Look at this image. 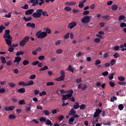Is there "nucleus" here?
<instances>
[{"mask_svg": "<svg viewBox=\"0 0 126 126\" xmlns=\"http://www.w3.org/2000/svg\"><path fill=\"white\" fill-rule=\"evenodd\" d=\"M42 15H43V16H49L48 12L43 11L42 9H37L36 12H34L32 14V16L34 18H40Z\"/></svg>", "mask_w": 126, "mask_h": 126, "instance_id": "f257e3e1", "label": "nucleus"}, {"mask_svg": "<svg viewBox=\"0 0 126 126\" xmlns=\"http://www.w3.org/2000/svg\"><path fill=\"white\" fill-rule=\"evenodd\" d=\"M10 33V31L9 30H7L5 31V34L3 35V38L5 39L6 44L8 46H11L12 43V37L9 34Z\"/></svg>", "mask_w": 126, "mask_h": 126, "instance_id": "f03ea898", "label": "nucleus"}, {"mask_svg": "<svg viewBox=\"0 0 126 126\" xmlns=\"http://www.w3.org/2000/svg\"><path fill=\"white\" fill-rule=\"evenodd\" d=\"M35 36H36L37 39H44V38H46L48 36V33L46 32L39 31L36 33Z\"/></svg>", "mask_w": 126, "mask_h": 126, "instance_id": "7ed1b4c3", "label": "nucleus"}, {"mask_svg": "<svg viewBox=\"0 0 126 126\" xmlns=\"http://www.w3.org/2000/svg\"><path fill=\"white\" fill-rule=\"evenodd\" d=\"M30 39V37L28 36H25L22 40H21L19 43V45L21 47H24L25 46V44L29 41V39Z\"/></svg>", "mask_w": 126, "mask_h": 126, "instance_id": "20e7f679", "label": "nucleus"}, {"mask_svg": "<svg viewBox=\"0 0 126 126\" xmlns=\"http://www.w3.org/2000/svg\"><path fill=\"white\" fill-rule=\"evenodd\" d=\"M92 17V16H86L82 19L81 22L85 24L89 23Z\"/></svg>", "mask_w": 126, "mask_h": 126, "instance_id": "39448f33", "label": "nucleus"}, {"mask_svg": "<svg viewBox=\"0 0 126 126\" xmlns=\"http://www.w3.org/2000/svg\"><path fill=\"white\" fill-rule=\"evenodd\" d=\"M61 74H62V75L60 77L56 79V81H62L63 79H64V77H65V75L64 74V71H61Z\"/></svg>", "mask_w": 126, "mask_h": 126, "instance_id": "423d86ee", "label": "nucleus"}, {"mask_svg": "<svg viewBox=\"0 0 126 126\" xmlns=\"http://www.w3.org/2000/svg\"><path fill=\"white\" fill-rule=\"evenodd\" d=\"M102 112V110L99 108L96 109L95 112L94 114V118H97L99 117V115Z\"/></svg>", "mask_w": 126, "mask_h": 126, "instance_id": "0eeeda50", "label": "nucleus"}, {"mask_svg": "<svg viewBox=\"0 0 126 126\" xmlns=\"http://www.w3.org/2000/svg\"><path fill=\"white\" fill-rule=\"evenodd\" d=\"M76 25H77L76 22H72L68 24L67 27H68V28H69V29L71 30L73 28H74V27H75V26H76Z\"/></svg>", "mask_w": 126, "mask_h": 126, "instance_id": "6e6552de", "label": "nucleus"}, {"mask_svg": "<svg viewBox=\"0 0 126 126\" xmlns=\"http://www.w3.org/2000/svg\"><path fill=\"white\" fill-rule=\"evenodd\" d=\"M15 106H10L9 107L6 106L4 108V110L6 112H9V111H13Z\"/></svg>", "mask_w": 126, "mask_h": 126, "instance_id": "1a4fd4ad", "label": "nucleus"}, {"mask_svg": "<svg viewBox=\"0 0 126 126\" xmlns=\"http://www.w3.org/2000/svg\"><path fill=\"white\" fill-rule=\"evenodd\" d=\"M33 12H34V9H30L25 12V14L26 15H30V14H32Z\"/></svg>", "mask_w": 126, "mask_h": 126, "instance_id": "9d476101", "label": "nucleus"}, {"mask_svg": "<svg viewBox=\"0 0 126 126\" xmlns=\"http://www.w3.org/2000/svg\"><path fill=\"white\" fill-rule=\"evenodd\" d=\"M64 93H68L67 94L70 97H72V94H73V90L72 89L68 90L67 92H65Z\"/></svg>", "mask_w": 126, "mask_h": 126, "instance_id": "9b49d317", "label": "nucleus"}, {"mask_svg": "<svg viewBox=\"0 0 126 126\" xmlns=\"http://www.w3.org/2000/svg\"><path fill=\"white\" fill-rule=\"evenodd\" d=\"M17 92H18V93L23 94L26 92V90H25V88H21L17 90Z\"/></svg>", "mask_w": 126, "mask_h": 126, "instance_id": "f8f14e48", "label": "nucleus"}, {"mask_svg": "<svg viewBox=\"0 0 126 126\" xmlns=\"http://www.w3.org/2000/svg\"><path fill=\"white\" fill-rule=\"evenodd\" d=\"M27 27H31V28H35V25L34 23H28L26 24Z\"/></svg>", "mask_w": 126, "mask_h": 126, "instance_id": "ddd939ff", "label": "nucleus"}, {"mask_svg": "<svg viewBox=\"0 0 126 126\" xmlns=\"http://www.w3.org/2000/svg\"><path fill=\"white\" fill-rule=\"evenodd\" d=\"M21 61V57L19 56H17L15 58V60L13 61V63H20Z\"/></svg>", "mask_w": 126, "mask_h": 126, "instance_id": "4468645a", "label": "nucleus"}, {"mask_svg": "<svg viewBox=\"0 0 126 126\" xmlns=\"http://www.w3.org/2000/svg\"><path fill=\"white\" fill-rule=\"evenodd\" d=\"M80 106H79V102H77L74 103L73 108H74L75 109V110H77V109H78V108H79Z\"/></svg>", "mask_w": 126, "mask_h": 126, "instance_id": "2eb2a0df", "label": "nucleus"}, {"mask_svg": "<svg viewBox=\"0 0 126 126\" xmlns=\"http://www.w3.org/2000/svg\"><path fill=\"white\" fill-rule=\"evenodd\" d=\"M23 19H24V20H25V21L26 22H27L28 21H31V20H32V17H29L27 18L26 17L24 16L23 18Z\"/></svg>", "mask_w": 126, "mask_h": 126, "instance_id": "dca6fc26", "label": "nucleus"}, {"mask_svg": "<svg viewBox=\"0 0 126 126\" xmlns=\"http://www.w3.org/2000/svg\"><path fill=\"white\" fill-rule=\"evenodd\" d=\"M67 70L69 71H71V72L73 73L74 71V67H73L71 65H69L68 67Z\"/></svg>", "mask_w": 126, "mask_h": 126, "instance_id": "f3484780", "label": "nucleus"}, {"mask_svg": "<svg viewBox=\"0 0 126 126\" xmlns=\"http://www.w3.org/2000/svg\"><path fill=\"white\" fill-rule=\"evenodd\" d=\"M62 96H63L62 100H66L67 99H69V98H70L67 94L63 95Z\"/></svg>", "mask_w": 126, "mask_h": 126, "instance_id": "a211bd4d", "label": "nucleus"}, {"mask_svg": "<svg viewBox=\"0 0 126 126\" xmlns=\"http://www.w3.org/2000/svg\"><path fill=\"white\" fill-rule=\"evenodd\" d=\"M75 113H76V111H74V109H73V108H72V109H71V110H70V111L69 112V116H73V115L75 114Z\"/></svg>", "mask_w": 126, "mask_h": 126, "instance_id": "6ab92c4d", "label": "nucleus"}, {"mask_svg": "<svg viewBox=\"0 0 126 126\" xmlns=\"http://www.w3.org/2000/svg\"><path fill=\"white\" fill-rule=\"evenodd\" d=\"M0 60L2 63H6V61L5 60V58L4 57L1 56L0 57Z\"/></svg>", "mask_w": 126, "mask_h": 126, "instance_id": "aec40b11", "label": "nucleus"}, {"mask_svg": "<svg viewBox=\"0 0 126 126\" xmlns=\"http://www.w3.org/2000/svg\"><path fill=\"white\" fill-rule=\"evenodd\" d=\"M46 125H47V126H53V123H52V121H51L50 120L47 119L46 121Z\"/></svg>", "mask_w": 126, "mask_h": 126, "instance_id": "412c9836", "label": "nucleus"}, {"mask_svg": "<svg viewBox=\"0 0 126 126\" xmlns=\"http://www.w3.org/2000/svg\"><path fill=\"white\" fill-rule=\"evenodd\" d=\"M116 63H117V61H116V60L115 59L111 60L110 63V65L111 66H113V65H115V64H116Z\"/></svg>", "mask_w": 126, "mask_h": 126, "instance_id": "4be33fe9", "label": "nucleus"}, {"mask_svg": "<svg viewBox=\"0 0 126 126\" xmlns=\"http://www.w3.org/2000/svg\"><path fill=\"white\" fill-rule=\"evenodd\" d=\"M23 55H24V52L22 51L17 52L16 54V56H17V57H19V56Z\"/></svg>", "mask_w": 126, "mask_h": 126, "instance_id": "5701e85b", "label": "nucleus"}, {"mask_svg": "<svg viewBox=\"0 0 126 126\" xmlns=\"http://www.w3.org/2000/svg\"><path fill=\"white\" fill-rule=\"evenodd\" d=\"M18 85L20 86H27V83L24 81L20 82L18 83Z\"/></svg>", "mask_w": 126, "mask_h": 126, "instance_id": "b1692460", "label": "nucleus"}, {"mask_svg": "<svg viewBox=\"0 0 126 126\" xmlns=\"http://www.w3.org/2000/svg\"><path fill=\"white\" fill-rule=\"evenodd\" d=\"M112 10L116 11L118 9V5L117 4H113L111 6Z\"/></svg>", "mask_w": 126, "mask_h": 126, "instance_id": "393cba45", "label": "nucleus"}, {"mask_svg": "<svg viewBox=\"0 0 126 126\" xmlns=\"http://www.w3.org/2000/svg\"><path fill=\"white\" fill-rule=\"evenodd\" d=\"M73 122H74V117L70 118L68 121L69 125H72V123Z\"/></svg>", "mask_w": 126, "mask_h": 126, "instance_id": "a878e982", "label": "nucleus"}, {"mask_svg": "<svg viewBox=\"0 0 126 126\" xmlns=\"http://www.w3.org/2000/svg\"><path fill=\"white\" fill-rule=\"evenodd\" d=\"M118 79L119 80V81H125L126 79L124 77V76H120L118 77Z\"/></svg>", "mask_w": 126, "mask_h": 126, "instance_id": "bb28decb", "label": "nucleus"}, {"mask_svg": "<svg viewBox=\"0 0 126 126\" xmlns=\"http://www.w3.org/2000/svg\"><path fill=\"white\" fill-rule=\"evenodd\" d=\"M48 66L45 65L44 67H41L40 70L39 71H44V70H46V69H48Z\"/></svg>", "mask_w": 126, "mask_h": 126, "instance_id": "cd10ccee", "label": "nucleus"}, {"mask_svg": "<svg viewBox=\"0 0 126 126\" xmlns=\"http://www.w3.org/2000/svg\"><path fill=\"white\" fill-rule=\"evenodd\" d=\"M126 19V16L125 15H120L119 18V21H122V20H124Z\"/></svg>", "mask_w": 126, "mask_h": 126, "instance_id": "c85d7f7f", "label": "nucleus"}, {"mask_svg": "<svg viewBox=\"0 0 126 126\" xmlns=\"http://www.w3.org/2000/svg\"><path fill=\"white\" fill-rule=\"evenodd\" d=\"M25 100L23 99V100H20L19 101V105H25Z\"/></svg>", "mask_w": 126, "mask_h": 126, "instance_id": "c756f323", "label": "nucleus"}, {"mask_svg": "<svg viewBox=\"0 0 126 126\" xmlns=\"http://www.w3.org/2000/svg\"><path fill=\"white\" fill-rule=\"evenodd\" d=\"M111 65L110 63H105L104 64V65L102 66V67H109Z\"/></svg>", "mask_w": 126, "mask_h": 126, "instance_id": "7c9ffc66", "label": "nucleus"}, {"mask_svg": "<svg viewBox=\"0 0 126 126\" xmlns=\"http://www.w3.org/2000/svg\"><path fill=\"white\" fill-rule=\"evenodd\" d=\"M34 82L33 80H31L29 82L27 83V86H30V85H33Z\"/></svg>", "mask_w": 126, "mask_h": 126, "instance_id": "2f4dec72", "label": "nucleus"}, {"mask_svg": "<svg viewBox=\"0 0 126 126\" xmlns=\"http://www.w3.org/2000/svg\"><path fill=\"white\" fill-rule=\"evenodd\" d=\"M43 113L45 115V116H50V111L49 110H44Z\"/></svg>", "mask_w": 126, "mask_h": 126, "instance_id": "473e14b6", "label": "nucleus"}, {"mask_svg": "<svg viewBox=\"0 0 126 126\" xmlns=\"http://www.w3.org/2000/svg\"><path fill=\"white\" fill-rule=\"evenodd\" d=\"M114 75H115V73L111 74L110 75L108 76L109 79H110V80L114 79Z\"/></svg>", "mask_w": 126, "mask_h": 126, "instance_id": "72a5a7b5", "label": "nucleus"}, {"mask_svg": "<svg viewBox=\"0 0 126 126\" xmlns=\"http://www.w3.org/2000/svg\"><path fill=\"white\" fill-rule=\"evenodd\" d=\"M21 8L23 9H28V8H29V5L25 4L24 6H22Z\"/></svg>", "mask_w": 126, "mask_h": 126, "instance_id": "f704fd0d", "label": "nucleus"}, {"mask_svg": "<svg viewBox=\"0 0 126 126\" xmlns=\"http://www.w3.org/2000/svg\"><path fill=\"white\" fill-rule=\"evenodd\" d=\"M118 108L119 109L120 111H123L124 110V105L120 104L118 105Z\"/></svg>", "mask_w": 126, "mask_h": 126, "instance_id": "c9c22d12", "label": "nucleus"}, {"mask_svg": "<svg viewBox=\"0 0 126 126\" xmlns=\"http://www.w3.org/2000/svg\"><path fill=\"white\" fill-rule=\"evenodd\" d=\"M47 86H53V85H55V83L53 82H49L46 83Z\"/></svg>", "mask_w": 126, "mask_h": 126, "instance_id": "e433bc0d", "label": "nucleus"}, {"mask_svg": "<svg viewBox=\"0 0 126 126\" xmlns=\"http://www.w3.org/2000/svg\"><path fill=\"white\" fill-rule=\"evenodd\" d=\"M23 64L24 65H27L29 64V61L24 60L23 62Z\"/></svg>", "mask_w": 126, "mask_h": 126, "instance_id": "4c0bfd02", "label": "nucleus"}, {"mask_svg": "<svg viewBox=\"0 0 126 126\" xmlns=\"http://www.w3.org/2000/svg\"><path fill=\"white\" fill-rule=\"evenodd\" d=\"M79 108H80V110H84L85 108H86V105L85 104H81Z\"/></svg>", "mask_w": 126, "mask_h": 126, "instance_id": "58836bf2", "label": "nucleus"}, {"mask_svg": "<svg viewBox=\"0 0 126 126\" xmlns=\"http://www.w3.org/2000/svg\"><path fill=\"white\" fill-rule=\"evenodd\" d=\"M63 115H60L58 117V121H60V122H62L63 120Z\"/></svg>", "mask_w": 126, "mask_h": 126, "instance_id": "ea45409f", "label": "nucleus"}, {"mask_svg": "<svg viewBox=\"0 0 126 126\" xmlns=\"http://www.w3.org/2000/svg\"><path fill=\"white\" fill-rule=\"evenodd\" d=\"M101 63V61L99 59H97L95 62V65H98V64H100Z\"/></svg>", "mask_w": 126, "mask_h": 126, "instance_id": "a19ab883", "label": "nucleus"}, {"mask_svg": "<svg viewBox=\"0 0 126 126\" xmlns=\"http://www.w3.org/2000/svg\"><path fill=\"white\" fill-rule=\"evenodd\" d=\"M8 118L10 119V120H11V119H16V116H15L14 115L10 114L9 115Z\"/></svg>", "mask_w": 126, "mask_h": 126, "instance_id": "79ce46f5", "label": "nucleus"}, {"mask_svg": "<svg viewBox=\"0 0 126 126\" xmlns=\"http://www.w3.org/2000/svg\"><path fill=\"white\" fill-rule=\"evenodd\" d=\"M40 122H44V123L47 121V119L45 117H41L39 119Z\"/></svg>", "mask_w": 126, "mask_h": 126, "instance_id": "37998d69", "label": "nucleus"}, {"mask_svg": "<svg viewBox=\"0 0 126 126\" xmlns=\"http://www.w3.org/2000/svg\"><path fill=\"white\" fill-rule=\"evenodd\" d=\"M103 76H107L109 75V72L108 71H105L102 73Z\"/></svg>", "mask_w": 126, "mask_h": 126, "instance_id": "c03bdc74", "label": "nucleus"}, {"mask_svg": "<svg viewBox=\"0 0 126 126\" xmlns=\"http://www.w3.org/2000/svg\"><path fill=\"white\" fill-rule=\"evenodd\" d=\"M5 29V27H3L2 25L0 26V33H2V31Z\"/></svg>", "mask_w": 126, "mask_h": 126, "instance_id": "a18cd8bd", "label": "nucleus"}, {"mask_svg": "<svg viewBox=\"0 0 126 126\" xmlns=\"http://www.w3.org/2000/svg\"><path fill=\"white\" fill-rule=\"evenodd\" d=\"M120 27L121 28H124V27H126V23L125 22L121 23L120 24Z\"/></svg>", "mask_w": 126, "mask_h": 126, "instance_id": "49530a36", "label": "nucleus"}, {"mask_svg": "<svg viewBox=\"0 0 126 126\" xmlns=\"http://www.w3.org/2000/svg\"><path fill=\"white\" fill-rule=\"evenodd\" d=\"M113 57L116 59H118L120 57V54H119V53L116 52L113 55Z\"/></svg>", "mask_w": 126, "mask_h": 126, "instance_id": "de8ad7c7", "label": "nucleus"}, {"mask_svg": "<svg viewBox=\"0 0 126 126\" xmlns=\"http://www.w3.org/2000/svg\"><path fill=\"white\" fill-rule=\"evenodd\" d=\"M89 13H90V11H89L88 10H85L83 12V14L84 15H88V14H89Z\"/></svg>", "mask_w": 126, "mask_h": 126, "instance_id": "09e8293b", "label": "nucleus"}, {"mask_svg": "<svg viewBox=\"0 0 126 126\" xmlns=\"http://www.w3.org/2000/svg\"><path fill=\"white\" fill-rule=\"evenodd\" d=\"M38 60L39 61H43V60H45V56L44 55L40 56L38 57Z\"/></svg>", "mask_w": 126, "mask_h": 126, "instance_id": "8fccbe9b", "label": "nucleus"}, {"mask_svg": "<svg viewBox=\"0 0 126 126\" xmlns=\"http://www.w3.org/2000/svg\"><path fill=\"white\" fill-rule=\"evenodd\" d=\"M8 85L10 87H12V88H13V87H15V84L13 83H8Z\"/></svg>", "mask_w": 126, "mask_h": 126, "instance_id": "3c124183", "label": "nucleus"}, {"mask_svg": "<svg viewBox=\"0 0 126 126\" xmlns=\"http://www.w3.org/2000/svg\"><path fill=\"white\" fill-rule=\"evenodd\" d=\"M64 10H66V11H70V10H71V8L70 7L66 6L64 8Z\"/></svg>", "mask_w": 126, "mask_h": 126, "instance_id": "603ef678", "label": "nucleus"}, {"mask_svg": "<svg viewBox=\"0 0 126 126\" xmlns=\"http://www.w3.org/2000/svg\"><path fill=\"white\" fill-rule=\"evenodd\" d=\"M46 31L47 34H51V33H52V31L51 30V29L49 28H46Z\"/></svg>", "mask_w": 126, "mask_h": 126, "instance_id": "864d4df0", "label": "nucleus"}, {"mask_svg": "<svg viewBox=\"0 0 126 126\" xmlns=\"http://www.w3.org/2000/svg\"><path fill=\"white\" fill-rule=\"evenodd\" d=\"M43 95H47L46 91H42L41 93H39V96H42Z\"/></svg>", "mask_w": 126, "mask_h": 126, "instance_id": "5fc2aeb1", "label": "nucleus"}, {"mask_svg": "<svg viewBox=\"0 0 126 126\" xmlns=\"http://www.w3.org/2000/svg\"><path fill=\"white\" fill-rule=\"evenodd\" d=\"M109 84L111 87H115V83L112 81H110L109 82Z\"/></svg>", "mask_w": 126, "mask_h": 126, "instance_id": "6e6d98bb", "label": "nucleus"}, {"mask_svg": "<svg viewBox=\"0 0 126 126\" xmlns=\"http://www.w3.org/2000/svg\"><path fill=\"white\" fill-rule=\"evenodd\" d=\"M56 53L58 54V55H60L61 54H62L63 53V50L62 49H58L57 51H56Z\"/></svg>", "mask_w": 126, "mask_h": 126, "instance_id": "4d7b16f0", "label": "nucleus"}, {"mask_svg": "<svg viewBox=\"0 0 126 126\" xmlns=\"http://www.w3.org/2000/svg\"><path fill=\"white\" fill-rule=\"evenodd\" d=\"M84 6V4H83V3H81V2H80V3L78 4V7L80 8H82V7H83Z\"/></svg>", "mask_w": 126, "mask_h": 126, "instance_id": "13d9d810", "label": "nucleus"}, {"mask_svg": "<svg viewBox=\"0 0 126 126\" xmlns=\"http://www.w3.org/2000/svg\"><path fill=\"white\" fill-rule=\"evenodd\" d=\"M76 4V1H70V6H72V5H75Z\"/></svg>", "mask_w": 126, "mask_h": 126, "instance_id": "bf43d9fd", "label": "nucleus"}, {"mask_svg": "<svg viewBox=\"0 0 126 126\" xmlns=\"http://www.w3.org/2000/svg\"><path fill=\"white\" fill-rule=\"evenodd\" d=\"M95 7H96L95 4H92L90 6V8H91V9H94L95 8Z\"/></svg>", "mask_w": 126, "mask_h": 126, "instance_id": "052dcab7", "label": "nucleus"}, {"mask_svg": "<svg viewBox=\"0 0 126 126\" xmlns=\"http://www.w3.org/2000/svg\"><path fill=\"white\" fill-rule=\"evenodd\" d=\"M14 51V48H13L12 47L8 48V51L10 52V53H12Z\"/></svg>", "mask_w": 126, "mask_h": 126, "instance_id": "680f3d73", "label": "nucleus"}, {"mask_svg": "<svg viewBox=\"0 0 126 126\" xmlns=\"http://www.w3.org/2000/svg\"><path fill=\"white\" fill-rule=\"evenodd\" d=\"M118 84L119 85H126V82H118Z\"/></svg>", "mask_w": 126, "mask_h": 126, "instance_id": "e2e57ef3", "label": "nucleus"}, {"mask_svg": "<svg viewBox=\"0 0 126 126\" xmlns=\"http://www.w3.org/2000/svg\"><path fill=\"white\" fill-rule=\"evenodd\" d=\"M40 63V61H34L32 63V65H37Z\"/></svg>", "mask_w": 126, "mask_h": 126, "instance_id": "0e129e2a", "label": "nucleus"}, {"mask_svg": "<svg viewBox=\"0 0 126 126\" xmlns=\"http://www.w3.org/2000/svg\"><path fill=\"white\" fill-rule=\"evenodd\" d=\"M36 78V75L33 74L30 76V79H35Z\"/></svg>", "mask_w": 126, "mask_h": 126, "instance_id": "69168bd1", "label": "nucleus"}, {"mask_svg": "<svg viewBox=\"0 0 126 126\" xmlns=\"http://www.w3.org/2000/svg\"><path fill=\"white\" fill-rule=\"evenodd\" d=\"M64 39H68L69 38V32L67 33L64 36Z\"/></svg>", "mask_w": 126, "mask_h": 126, "instance_id": "338daca9", "label": "nucleus"}, {"mask_svg": "<svg viewBox=\"0 0 126 126\" xmlns=\"http://www.w3.org/2000/svg\"><path fill=\"white\" fill-rule=\"evenodd\" d=\"M95 43H99L100 41V38H96L94 39Z\"/></svg>", "mask_w": 126, "mask_h": 126, "instance_id": "774afa93", "label": "nucleus"}]
</instances>
